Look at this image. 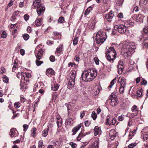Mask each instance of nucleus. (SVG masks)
<instances>
[{"label": "nucleus", "mask_w": 148, "mask_h": 148, "mask_svg": "<svg viewBox=\"0 0 148 148\" xmlns=\"http://www.w3.org/2000/svg\"><path fill=\"white\" fill-rule=\"evenodd\" d=\"M41 0H36L33 2L32 8H37L36 11L39 15L43 14L45 10V8L42 6Z\"/></svg>", "instance_id": "nucleus-3"}, {"label": "nucleus", "mask_w": 148, "mask_h": 148, "mask_svg": "<svg viewBox=\"0 0 148 148\" xmlns=\"http://www.w3.org/2000/svg\"><path fill=\"white\" fill-rule=\"evenodd\" d=\"M120 45L121 47L122 52L125 58L130 56L132 52H133L136 48L134 42H130L127 41L123 42Z\"/></svg>", "instance_id": "nucleus-1"}, {"label": "nucleus", "mask_w": 148, "mask_h": 148, "mask_svg": "<svg viewBox=\"0 0 148 148\" xmlns=\"http://www.w3.org/2000/svg\"><path fill=\"white\" fill-rule=\"evenodd\" d=\"M84 131H81L79 134V136H80L82 138L84 136H86L87 134H90L89 132H88L87 133H86V134L85 133L84 134Z\"/></svg>", "instance_id": "nucleus-35"}, {"label": "nucleus", "mask_w": 148, "mask_h": 148, "mask_svg": "<svg viewBox=\"0 0 148 148\" xmlns=\"http://www.w3.org/2000/svg\"><path fill=\"white\" fill-rule=\"evenodd\" d=\"M114 16V14L113 13V12L111 11L108 14L104 15L105 18L109 22L112 21Z\"/></svg>", "instance_id": "nucleus-9"}, {"label": "nucleus", "mask_w": 148, "mask_h": 148, "mask_svg": "<svg viewBox=\"0 0 148 148\" xmlns=\"http://www.w3.org/2000/svg\"><path fill=\"white\" fill-rule=\"evenodd\" d=\"M101 129L98 126H96L94 128V135L96 136L97 135H100L101 134Z\"/></svg>", "instance_id": "nucleus-18"}, {"label": "nucleus", "mask_w": 148, "mask_h": 148, "mask_svg": "<svg viewBox=\"0 0 148 148\" xmlns=\"http://www.w3.org/2000/svg\"><path fill=\"white\" fill-rule=\"evenodd\" d=\"M73 123V120L71 118H70L66 119L65 124L66 125H69L72 124Z\"/></svg>", "instance_id": "nucleus-28"}, {"label": "nucleus", "mask_w": 148, "mask_h": 148, "mask_svg": "<svg viewBox=\"0 0 148 148\" xmlns=\"http://www.w3.org/2000/svg\"><path fill=\"white\" fill-rule=\"evenodd\" d=\"M135 134V133H132V132H130L129 134V139H131L132 138V136H133Z\"/></svg>", "instance_id": "nucleus-55"}, {"label": "nucleus", "mask_w": 148, "mask_h": 148, "mask_svg": "<svg viewBox=\"0 0 148 148\" xmlns=\"http://www.w3.org/2000/svg\"><path fill=\"white\" fill-rule=\"evenodd\" d=\"M114 29L115 30H118L121 34L125 33L127 31L126 26L122 24L115 25Z\"/></svg>", "instance_id": "nucleus-6"}, {"label": "nucleus", "mask_w": 148, "mask_h": 148, "mask_svg": "<svg viewBox=\"0 0 148 148\" xmlns=\"http://www.w3.org/2000/svg\"><path fill=\"white\" fill-rule=\"evenodd\" d=\"M97 75L96 70L91 68L84 70L82 75V78L84 81L89 82L94 79Z\"/></svg>", "instance_id": "nucleus-2"}, {"label": "nucleus", "mask_w": 148, "mask_h": 148, "mask_svg": "<svg viewBox=\"0 0 148 148\" xmlns=\"http://www.w3.org/2000/svg\"><path fill=\"white\" fill-rule=\"evenodd\" d=\"M91 7H90L88 8H87L86 10L85 11V14L86 15H88L91 11Z\"/></svg>", "instance_id": "nucleus-47"}, {"label": "nucleus", "mask_w": 148, "mask_h": 148, "mask_svg": "<svg viewBox=\"0 0 148 148\" xmlns=\"http://www.w3.org/2000/svg\"><path fill=\"white\" fill-rule=\"evenodd\" d=\"M23 131L25 132L26 131L28 127V125L25 124L23 125Z\"/></svg>", "instance_id": "nucleus-54"}, {"label": "nucleus", "mask_w": 148, "mask_h": 148, "mask_svg": "<svg viewBox=\"0 0 148 148\" xmlns=\"http://www.w3.org/2000/svg\"><path fill=\"white\" fill-rule=\"evenodd\" d=\"M95 89H96V91L95 92V95H97L100 92V90L101 89V87L99 86H96L95 87Z\"/></svg>", "instance_id": "nucleus-30"}, {"label": "nucleus", "mask_w": 148, "mask_h": 148, "mask_svg": "<svg viewBox=\"0 0 148 148\" xmlns=\"http://www.w3.org/2000/svg\"><path fill=\"white\" fill-rule=\"evenodd\" d=\"M143 34L145 36L148 37V27L144 28Z\"/></svg>", "instance_id": "nucleus-29"}, {"label": "nucleus", "mask_w": 148, "mask_h": 148, "mask_svg": "<svg viewBox=\"0 0 148 148\" xmlns=\"http://www.w3.org/2000/svg\"><path fill=\"white\" fill-rule=\"evenodd\" d=\"M92 117L94 120H95L96 119L97 117V114L95 112L93 111L92 112Z\"/></svg>", "instance_id": "nucleus-43"}, {"label": "nucleus", "mask_w": 148, "mask_h": 148, "mask_svg": "<svg viewBox=\"0 0 148 148\" xmlns=\"http://www.w3.org/2000/svg\"><path fill=\"white\" fill-rule=\"evenodd\" d=\"M23 37L24 40H27L28 39L29 36L28 34H25L23 35Z\"/></svg>", "instance_id": "nucleus-41"}, {"label": "nucleus", "mask_w": 148, "mask_h": 148, "mask_svg": "<svg viewBox=\"0 0 148 148\" xmlns=\"http://www.w3.org/2000/svg\"><path fill=\"white\" fill-rule=\"evenodd\" d=\"M40 59H37L36 60V65L38 66H39L43 63V62L40 61L39 60Z\"/></svg>", "instance_id": "nucleus-38"}, {"label": "nucleus", "mask_w": 148, "mask_h": 148, "mask_svg": "<svg viewBox=\"0 0 148 148\" xmlns=\"http://www.w3.org/2000/svg\"><path fill=\"white\" fill-rule=\"evenodd\" d=\"M107 36L106 33L104 32L99 31L96 36V40L97 44L102 43L106 40Z\"/></svg>", "instance_id": "nucleus-5"}, {"label": "nucleus", "mask_w": 148, "mask_h": 148, "mask_svg": "<svg viewBox=\"0 0 148 148\" xmlns=\"http://www.w3.org/2000/svg\"><path fill=\"white\" fill-rule=\"evenodd\" d=\"M109 49L106 51V57L108 60L113 62L114 59L116 57V53L113 47H110Z\"/></svg>", "instance_id": "nucleus-4"}, {"label": "nucleus", "mask_w": 148, "mask_h": 148, "mask_svg": "<svg viewBox=\"0 0 148 148\" xmlns=\"http://www.w3.org/2000/svg\"><path fill=\"white\" fill-rule=\"evenodd\" d=\"M125 24L127 26L126 27H128L133 26L134 25V22H132L131 21H128L126 22Z\"/></svg>", "instance_id": "nucleus-27"}, {"label": "nucleus", "mask_w": 148, "mask_h": 148, "mask_svg": "<svg viewBox=\"0 0 148 148\" xmlns=\"http://www.w3.org/2000/svg\"><path fill=\"white\" fill-rule=\"evenodd\" d=\"M82 127L81 124H78L77 126L74 127L72 130V132L73 134H72V135H75L77 131H78Z\"/></svg>", "instance_id": "nucleus-14"}, {"label": "nucleus", "mask_w": 148, "mask_h": 148, "mask_svg": "<svg viewBox=\"0 0 148 148\" xmlns=\"http://www.w3.org/2000/svg\"><path fill=\"white\" fill-rule=\"evenodd\" d=\"M146 130H148V127H147L143 129V130L142 131V132L143 134L147 133V132H146Z\"/></svg>", "instance_id": "nucleus-63"}, {"label": "nucleus", "mask_w": 148, "mask_h": 148, "mask_svg": "<svg viewBox=\"0 0 148 148\" xmlns=\"http://www.w3.org/2000/svg\"><path fill=\"white\" fill-rule=\"evenodd\" d=\"M55 71L52 69H48L46 71V74L47 75H53Z\"/></svg>", "instance_id": "nucleus-21"}, {"label": "nucleus", "mask_w": 148, "mask_h": 148, "mask_svg": "<svg viewBox=\"0 0 148 148\" xmlns=\"http://www.w3.org/2000/svg\"><path fill=\"white\" fill-rule=\"evenodd\" d=\"M16 16L14 14H13L11 18V21H14V20L16 19Z\"/></svg>", "instance_id": "nucleus-57"}, {"label": "nucleus", "mask_w": 148, "mask_h": 148, "mask_svg": "<svg viewBox=\"0 0 148 148\" xmlns=\"http://www.w3.org/2000/svg\"><path fill=\"white\" fill-rule=\"evenodd\" d=\"M79 54H78L76 55L75 58L74 60L77 62H79Z\"/></svg>", "instance_id": "nucleus-51"}, {"label": "nucleus", "mask_w": 148, "mask_h": 148, "mask_svg": "<svg viewBox=\"0 0 148 148\" xmlns=\"http://www.w3.org/2000/svg\"><path fill=\"white\" fill-rule=\"evenodd\" d=\"M96 21L95 19H93L90 21L87 25V28L90 30H93L96 23Z\"/></svg>", "instance_id": "nucleus-8"}, {"label": "nucleus", "mask_w": 148, "mask_h": 148, "mask_svg": "<svg viewBox=\"0 0 148 148\" xmlns=\"http://www.w3.org/2000/svg\"><path fill=\"white\" fill-rule=\"evenodd\" d=\"M132 110L133 112H135L138 113V108L137 106L136 105L134 106L132 108Z\"/></svg>", "instance_id": "nucleus-42"}, {"label": "nucleus", "mask_w": 148, "mask_h": 148, "mask_svg": "<svg viewBox=\"0 0 148 148\" xmlns=\"http://www.w3.org/2000/svg\"><path fill=\"white\" fill-rule=\"evenodd\" d=\"M146 37L147 38V37ZM143 45L147 47H148V37L144 40L143 42Z\"/></svg>", "instance_id": "nucleus-36"}, {"label": "nucleus", "mask_w": 148, "mask_h": 148, "mask_svg": "<svg viewBox=\"0 0 148 148\" xmlns=\"http://www.w3.org/2000/svg\"><path fill=\"white\" fill-rule=\"evenodd\" d=\"M31 75L29 73H26L25 72H22L21 74V78L22 80H27V79L30 77Z\"/></svg>", "instance_id": "nucleus-11"}, {"label": "nucleus", "mask_w": 148, "mask_h": 148, "mask_svg": "<svg viewBox=\"0 0 148 148\" xmlns=\"http://www.w3.org/2000/svg\"><path fill=\"white\" fill-rule=\"evenodd\" d=\"M125 86H120L119 88V91L121 93H123L124 92V88Z\"/></svg>", "instance_id": "nucleus-37"}, {"label": "nucleus", "mask_w": 148, "mask_h": 148, "mask_svg": "<svg viewBox=\"0 0 148 148\" xmlns=\"http://www.w3.org/2000/svg\"><path fill=\"white\" fill-rule=\"evenodd\" d=\"M118 17L120 18H123V15L122 13H119L117 15Z\"/></svg>", "instance_id": "nucleus-64"}, {"label": "nucleus", "mask_w": 148, "mask_h": 148, "mask_svg": "<svg viewBox=\"0 0 148 148\" xmlns=\"http://www.w3.org/2000/svg\"><path fill=\"white\" fill-rule=\"evenodd\" d=\"M24 18L26 21H27L29 19V16L27 14H26L24 16Z\"/></svg>", "instance_id": "nucleus-56"}, {"label": "nucleus", "mask_w": 148, "mask_h": 148, "mask_svg": "<svg viewBox=\"0 0 148 148\" xmlns=\"http://www.w3.org/2000/svg\"><path fill=\"white\" fill-rule=\"evenodd\" d=\"M137 112L134 113H132L130 115V116L131 118H134V116H136L137 115Z\"/></svg>", "instance_id": "nucleus-61"}, {"label": "nucleus", "mask_w": 148, "mask_h": 148, "mask_svg": "<svg viewBox=\"0 0 148 148\" xmlns=\"http://www.w3.org/2000/svg\"><path fill=\"white\" fill-rule=\"evenodd\" d=\"M99 143L97 140H95L92 144L90 145L89 148H98Z\"/></svg>", "instance_id": "nucleus-16"}, {"label": "nucleus", "mask_w": 148, "mask_h": 148, "mask_svg": "<svg viewBox=\"0 0 148 148\" xmlns=\"http://www.w3.org/2000/svg\"><path fill=\"white\" fill-rule=\"evenodd\" d=\"M59 86L60 85L58 84L54 83L51 86V90L53 91H57L59 88Z\"/></svg>", "instance_id": "nucleus-22"}, {"label": "nucleus", "mask_w": 148, "mask_h": 148, "mask_svg": "<svg viewBox=\"0 0 148 148\" xmlns=\"http://www.w3.org/2000/svg\"><path fill=\"white\" fill-rule=\"evenodd\" d=\"M20 53L21 55H24L25 53V50L23 49H21L20 51Z\"/></svg>", "instance_id": "nucleus-59"}, {"label": "nucleus", "mask_w": 148, "mask_h": 148, "mask_svg": "<svg viewBox=\"0 0 148 148\" xmlns=\"http://www.w3.org/2000/svg\"><path fill=\"white\" fill-rule=\"evenodd\" d=\"M78 40V38L76 36H75L73 40V45H75L77 44Z\"/></svg>", "instance_id": "nucleus-34"}, {"label": "nucleus", "mask_w": 148, "mask_h": 148, "mask_svg": "<svg viewBox=\"0 0 148 148\" xmlns=\"http://www.w3.org/2000/svg\"><path fill=\"white\" fill-rule=\"evenodd\" d=\"M37 129L35 127H33L31 130V135L33 137L35 136V134H36Z\"/></svg>", "instance_id": "nucleus-31"}, {"label": "nucleus", "mask_w": 148, "mask_h": 148, "mask_svg": "<svg viewBox=\"0 0 148 148\" xmlns=\"http://www.w3.org/2000/svg\"><path fill=\"white\" fill-rule=\"evenodd\" d=\"M75 84V80H74L69 79L68 84V86L69 88H72Z\"/></svg>", "instance_id": "nucleus-23"}, {"label": "nucleus", "mask_w": 148, "mask_h": 148, "mask_svg": "<svg viewBox=\"0 0 148 148\" xmlns=\"http://www.w3.org/2000/svg\"><path fill=\"white\" fill-rule=\"evenodd\" d=\"M7 35V34L5 31H3L1 34V38H6Z\"/></svg>", "instance_id": "nucleus-40"}, {"label": "nucleus", "mask_w": 148, "mask_h": 148, "mask_svg": "<svg viewBox=\"0 0 148 148\" xmlns=\"http://www.w3.org/2000/svg\"><path fill=\"white\" fill-rule=\"evenodd\" d=\"M54 43L53 41L51 40H48L47 41V43L48 45H51Z\"/></svg>", "instance_id": "nucleus-58"}, {"label": "nucleus", "mask_w": 148, "mask_h": 148, "mask_svg": "<svg viewBox=\"0 0 148 148\" xmlns=\"http://www.w3.org/2000/svg\"><path fill=\"white\" fill-rule=\"evenodd\" d=\"M64 21V18L63 16H61L58 19V23H62Z\"/></svg>", "instance_id": "nucleus-33"}, {"label": "nucleus", "mask_w": 148, "mask_h": 148, "mask_svg": "<svg viewBox=\"0 0 148 148\" xmlns=\"http://www.w3.org/2000/svg\"><path fill=\"white\" fill-rule=\"evenodd\" d=\"M136 145L137 143H132L128 145V147L129 148H133L136 146Z\"/></svg>", "instance_id": "nucleus-39"}, {"label": "nucleus", "mask_w": 148, "mask_h": 148, "mask_svg": "<svg viewBox=\"0 0 148 148\" xmlns=\"http://www.w3.org/2000/svg\"><path fill=\"white\" fill-rule=\"evenodd\" d=\"M118 103V101L116 99L113 98L111 99L110 105L112 106H116Z\"/></svg>", "instance_id": "nucleus-20"}, {"label": "nucleus", "mask_w": 148, "mask_h": 148, "mask_svg": "<svg viewBox=\"0 0 148 148\" xmlns=\"http://www.w3.org/2000/svg\"><path fill=\"white\" fill-rule=\"evenodd\" d=\"M76 74V73L75 71H71L69 74V76L70 77L69 79L74 80H75Z\"/></svg>", "instance_id": "nucleus-17"}, {"label": "nucleus", "mask_w": 148, "mask_h": 148, "mask_svg": "<svg viewBox=\"0 0 148 148\" xmlns=\"http://www.w3.org/2000/svg\"><path fill=\"white\" fill-rule=\"evenodd\" d=\"M123 116H124L122 115L119 116L118 118V120L120 121H123L124 119V118L123 117Z\"/></svg>", "instance_id": "nucleus-62"}, {"label": "nucleus", "mask_w": 148, "mask_h": 148, "mask_svg": "<svg viewBox=\"0 0 148 148\" xmlns=\"http://www.w3.org/2000/svg\"><path fill=\"white\" fill-rule=\"evenodd\" d=\"M70 145L73 148H76L77 146V144L73 142H70Z\"/></svg>", "instance_id": "nucleus-50"}, {"label": "nucleus", "mask_w": 148, "mask_h": 148, "mask_svg": "<svg viewBox=\"0 0 148 148\" xmlns=\"http://www.w3.org/2000/svg\"><path fill=\"white\" fill-rule=\"evenodd\" d=\"M8 79L6 76H4L3 77V81L5 83H7L8 82Z\"/></svg>", "instance_id": "nucleus-49"}, {"label": "nucleus", "mask_w": 148, "mask_h": 148, "mask_svg": "<svg viewBox=\"0 0 148 148\" xmlns=\"http://www.w3.org/2000/svg\"><path fill=\"white\" fill-rule=\"evenodd\" d=\"M41 18H37L35 21V24L37 26H40L42 23V22Z\"/></svg>", "instance_id": "nucleus-26"}, {"label": "nucleus", "mask_w": 148, "mask_h": 148, "mask_svg": "<svg viewBox=\"0 0 148 148\" xmlns=\"http://www.w3.org/2000/svg\"><path fill=\"white\" fill-rule=\"evenodd\" d=\"M147 84V81L145 80V79L143 78L142 79V81L141 84L142 85H146Z\"/></svg>", "instance_id": "nucleus-48"}, {"label": "nucleus", "mask_w": 148, "mask_h": 148, "mask_svg": "<svg viewBox=\"0 0 148 148\" xmlns=\"http://www.w3.org/2000/svg\"><path fill=\"white\" fill-rule=\"evenodd\" d=\"M49 59L51 61L53 62L55 61V57L53 56H51L50 57Z\"/></svg>", "instance_id": "nucleus-53"}, {"label": "nucleus", "mask_w": 148, "mask_h": 148, "mask_svg": "<svg viewBox=\"0 0 148 148\" xmlns=\"http://www.w3.org/2000/svg\"><path fill=\"white\" fill-rule=\"evenodd\" d=\"M106 123L107 125H114L116 124V119L115 118H112L108 116L106 119Z\"/></svg>", "instance_id": "nucleus-7"}, {"label": "nucleus", "mask_w": 148, "mask_h": 148, "mask_svg": "<svg viewBox=\"0 0 148 148\" xmlns=\"http://www.w3.org/2000/svg\"><path fill=\"white\" fill-rule=\"evenodd\" d=\"M124 68L123 62L121 60H119L117 66L118 72L119 74H121L122 73Z\"/></svg>", "instance_id": "nucleus-10"}, {"label": "nucleus", "mask_w": 148, "mask_h": 148, "mask_svg": "<svg viewBox=\"0 0 148 148\" xmlns=\"http://www.w3.org/2000/svg\"><path fill=\"white\" fill-rule=\"evenodd\" d=\"M143 17L141 14L137 16L136 18V21L137 22H143Z\"/></svg>", "instance_id": "nucleus-25"}, {"label": "nucleus", "mask_w": 148, "mask_h": 148, "mask_svg": "<svg viewBox=\"0 0 148 148\" xmlns=\"http://www.w3.org/2000/svg\"><path fill=\"white\" fill-rule=\"evenodd\" d=\"M49 130V127L48 126H47V128L44 130L42 132V135L44 137H46L48 135V132Z\"/></svg>", "instance_id": "nucleus-24"}, {"label": "nucleus", "mask_w": 148, "mask_h": 148, "mask_svg": "<svg viewBox=\"0 0 148 148\" xmlns=\"http://www.w3.org/2000/svg\"><path fill=\"white\" fill-rule=\"evenodd\" d=\"M142 89H140L139 90H138L137 92V93L138 96L140 97L142 95Z\"/></svg>", "instance_id": "nucleus-44"}, {"label": "nucleus", "mask_w": 148, "mask_h": 148, "mask_svg": "<svg viewBox=\"0 0 148 148\" xmlns=\"http://www.w3.org/2000/svg\"><path fill=\"white\" fill-rule=\"evenodd\" d=\"M21 106V104L19 102H15L14 104V106L16 108H18Z\"/></svg>", "instance_id": "nucleus-45"}, {"label": "nucleus", "mask_w": 148, "mask_h": 148, "mask_svg": "<svg viewBox=\"0 0 148 148\" xmlns=\"http://www.w3.org/2000/svg\"><path fill=\"white\" fill-rule=\"evenodd\" d=\"M44 147V145H43V141L42 140H40L38 142V148H42Z\"/></svg>", "instance_id": "nucleus-32"}, {"label": "nucleus", "mask_w": 148, "mask_h": 148, "mask_svg": "<svg viewBox=\"0 0 148 148\" xmlns=\"http://www.w3.org/2000/svg\"><path fill=\"white\" fill-rule=\"evenodd\" d=\"M126 79L124 77H119L118 81L120 83V86H125L126 83Z\"/></svg>", "instance_id": "nucleus-12"}, {"label": "nucleus", "mask_w": 148, "mask_h": 148, "mask_svg": "<svg viewBox=\"0 0 148 148\" xmlns=\"http://www.w3.org/2000/svg\"><path fill=\"white\" fill-rule=\"evenodd\" d=\"M44 51L41 49H40L39 50L38 53L37 55H36V57L37 58L40 59L42 56Z\"/></svg>", "instance_id": "nucleus-19"}, {"label": "nucleus", "mask_w": 148, "mask_h": 148, "mask_svg": "<svg viewBox=\"0 0 148 148\" xmlns=\"http://www.w3.org/2000/svg\"><path fill=\"white\" fill-rule=\"evenodd\" d=\"M148 134L143 135V139L144 140H146L148 139Z\"/></svg>", "instance_id": "nucleus-52"}, {"label": "nucleus", "mask_w": 148, "mask_h": 148, "mask_svg": "<svg viewBox=\"0 0 148 148\" xmlns=\"http://www.w3.org/2000/svg\"><path fill=\"white\" fill-rule=\"evenodd\" d=\"M62 49V46L61 45L59 46V47L57 48L56 49V52L58 53H60L61 52Z\"/></svg>", "instance_id": "nucleus-46"}, {"label": "nucleus", "mask_w": 148, "mask_h": 148, "mask_svg": "<svg viewBox=\"0 0 148 148\" xmlns=\"http://www.w3.org/2000/svg\"><path fill=\"white\" fill-rule=\"evenodd\" d=\"M18 131L16 129L13 128L10 130V135L11 137H13L17 136L18 135Z\"/></svg>", "instance_id": "nucleus-13"}, {"label": "nucleus", "mask_w": 148, "mask_h": 148, "mask_svg": "<svg viewBox=\"0 0 148 148\" xmlns=\"http://www.w3.org/2000/svg\"><path fill=\"white\" fill-rule=\"evenodd\" d=\"M94 60L96 64L97 65H98L99 64V60L98 58H97L95 57L94 58Z\"/></svg>", "instance_id": "nucleus-60"}, {"label": "nucleus", "mask_w": 148, "mask_h": 148, "mask_svg": "<svg viewBox=\"0 0 148 148\" xmlns=\"http://www.w3.org/2000/svg\"><path fill=\"white\" fill-rule=\"evenodd\" d=\"M56 122L57 124V125L58 128L60 127L62 125V119L60 116H57L56 117Z\"/></svg>", "instance_id": "nucleus-15"}]
</instances>
